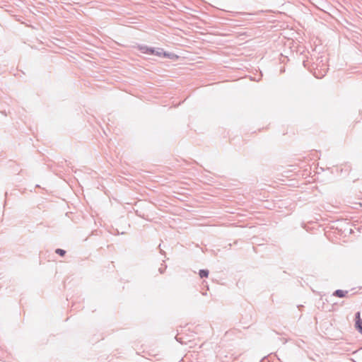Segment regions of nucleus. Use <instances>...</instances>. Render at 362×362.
Listing matches in <instances>:
<instances>
[{
  "instance_id": "nucleus-4",
  "label": "nucleus",
  "mask_w": 362,
  "mask_h": 362,
  "mask_svg": "<svg viewBox=\"0 0 362 362\" xmlns=\"http://www.w3.org/2000/svg\"><path fill=\"white\" fill-rule=\"evenodd\" d=\"M199 274L201 278L207 277L209 275V271L205 270V269H202L199 271Z\"/></svg>"
},
{
  "instance_id": "nucleus-5",
  "label": "nucleus",
  "mask_w": 362,
  "mask_h": 362,
  "mask_svg": "<svg viewBox=\"0 0 362 362\" xmlns=\"http://www.w3.org/2000/svg\"><path fill=\"white\" fill-rule=\"evenodd\" d=\"M55 252L57 254H59L61 256H64L66 253V252L62 249H57Z\"/></svg>"
},
{
  "instance_id": "nucleus-3",
  "label": "nucleus",
  "mask_w": 362,
  "mask_h": 362,
  "mask_svg": "<svg viewBox=\"0 0 362 362\" xmlns=\"http://www.w3.org/2000/svg\"><path fill=\"white\" fill-rule=\"evenodd\" d=\"M346 294H347V291H343V290H337L334 293V295L337 296V297H339V298L345 297Z\"/></svg>"
},
{
  "instance_id": "nucleus-2",
  "label": "nucleus",
  "mask_w": 362,
  "mask_h": 362,
  "mask_svg": "<svg viewBox=\"0 0 362 362\" xmlns=\"http://www.w3.org/2000/svg\"><path fill=\"white\" fill-rule=\"evenodd\" d=\"M356 328L362 334V320L360 317V313L356 314Z\"/></svg>"
},
{
  "instance_id": "nucleus-1",
  "label": "nucleus",
  "mask_w": 362,
  "mask_h": 362,
  "mask_svg": "<svg viewBox=\"0 0 362 362\" xmlns=\"http://www.w3.org/2000/svg\"><path fill=\"white\" fill-rule=\"evenodd\" d=\"M138 49L143 54H156L159 57H169L168 54L163 52H156L153 49L148 47L147 46L139 45L137 47Z\"/></svg>"
}]
</instances>
